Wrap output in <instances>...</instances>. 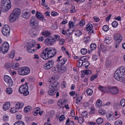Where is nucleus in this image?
<instances>
[{"label":"nucleus","instance_id":"obj_31","mask_svg":"<svg viewBox=\"0 0 125 125\" xmlns=\"http://www.w3.org/2000/svg\"><path fill=\"white\" fill-rule=\"evenodd\" d=\"M96 45L95 43H92L90 45V48L91 50H94L96 48Z\"/></svg>","mask_w":125,"mask_h":125},{"label":"nucleus","instance_id":"obj_38","mask_svg":"<svg viewBox=\"0 0 125 125\" xmlns=\"http://www.w3.org/2000/svg\"><path fill=\"white\" fill-rule=\"evenodd\" d=\"M27 51L30 53H33L35 52V49H31L29 47H28L27 48Z\"/></svg>","mask_w":125,"mask_h":125},{"label":"nucleus","instance_id":"obj_37","mask_svg":"<svg viewBox=\"0 0 125 125\" xmlns=\"http://www.w3.org/2000/svg\"><path fill=\"white\" fill-rule=\"evenodd\" d=\"M81 53L83 54H86L88 52L87 49L85 48H83L81 49Z\"/></svg>","mask_w":125,"mask_h":125},{"label":"nucleus","instance_id":"obj_22","mask_svg":"<svg viewBox=\"0 0 125 125\" xmlns=\"http://www.w3.org/2000/svg\"><path fill=\"white\" fill-rule=\"evenodd\" d=\"M41 34L43 35L45 37H49L51 35V32L49 31H46L42 32Z\"/></svg>","mask_w":125,"mask_h":125},{"label":"nucleus","instance_id":"obj_13","mask_svg":"<svg viewBox=\"0 0 125 125\" xmlns=\"http://www.w3.org/2000/svg\"><path fill=\"white\" fill-rule=\"evenodd\" d=\"M36 18L35 17L33 16L32 17L30 21V25L33 28H37V27L35 25L36 23Z\"/></svg>","mask_w":125,"mask_h":125},{"label":"nucleus","instance_id":"obj_64","mask_svg":"<svg viewBox=\"0 0 125 125\" xmlns=\"http://www.w3.org/2000/svg\"><path fill=\"white\" fill-rule=\"evenodd\" d=\"M3 120L4 121L6 122L8 120L9 118L8 116L4 115L3 116Z\"/></svg>","mask_w":125,"mask_h":125},{"label":"nucleus","instance_id":"obj_36","mask_svg":"<svg viewBox=\"0 0 125 125\" xmlns=\"http://www.w3.org/2000/svg\"><path fill=\"white\" fill-rule=\"evenodd\" d=\"M6 92L8 94H10L12 93L13 90L10 88H7L6 89Z\"/></svg>","mask_w":125,"mask_h":125},{"label":"nucleus","instance_id":"obj_54","mask_svg":"<svg viewBox=\"0 0 125 125\" xmlns=\"http://www.w3.org/2000/svg\"><path fill=\"white\" fill-rule=\"evenodd\" d=\"M65 42V40L62 39H61L59 41V44L61 45H63Z\"/></svg>","mask_w":125,"mask_h":125},{"label":"nucleus","instance_id":"obj_42","mask_svg":"<svg viewBox=\"0 0 125 125\" xmlns=\"http://www.w3.org/2000/svg\"><path fill=\"white\" fill-rule=\"evenodd\" d=\"M109 29V27L107 25H104L103 27V30L105 31H108Z\"/></svg>","mask_w":125,"mask_h":125},{"label":"nucleus","instance_id":"obj_63","mask_svg":"<svg viewBox=\"0 0 125 125\" xmlns=\"http://www.w3.org/2000/svg\"><path fill=\"white\" fill-rule=\"evenodd\" d=\"M87 113L86 111L83 112L82 113V115L84 117H86L87 116Z\"/></svg>","mask_w":125,"mask_h":125},{"label":"nucleus","instance_id":"obj_52","mask_svg":"<svg viewBox=\"0 0 125 125\" xmlns=\"http://www.w3.org/2000/svg\"><path fill=\"white\" fill-rule=\"evenodd\" d=\"M120 105L121 106H125V99H122L120 102Z\"/></svg>","mask_w":125,"mask_h":125},{"label":"nucleus","instance_id":"obj_32","mask_svg":"<svg viewBox=\"0 0 125 125\" xmlns=\"http://www.w3.org/2000/svg\"><path fill=\"white\" fill-rule=\"evenodd\" d=\"M87 94L89 95H91L93 93V91L92 89L90 88L87 89L86 91Z\"/></svg>","mask_w":125,"mask_h":125},{"label":"nucleus","instance_id":"obj_5","mask_svg":"<svg viewBox=\"0 0 125 125\" xmlns=\"http://www.w3.org/2000/svg\"><path fill=\"white\" fill-rule=\"evenodd\" d=\"M18 73L21 75H25L28 74L30 72V69L27 67H22L18 70Z\"/></svg>","mask_w":125,"mask_h":125},{"label":"nucleus","instance_id":"obj_58","mask_svg":"<svg viewBox=\"0 0 125 125\" xmlns=\"http://www.w3.org/2000/svg\"><path fill=\"white\" fill-rule=\"evenodd\" d=\"M69 25L70 28H73L74 27V24L72 22H70L69 23Z\"/></svg>","mask_w":125,"mask_h":125},{"label":"nucleus","instance_id":"obj_46","mask_svg":"<svg viewBox=\"0 0 125 125\" xmlns=\"http://www.w3.org/2000/svg\"><path fill=\"white\" fill-rule=\"evenodd\" d=\"M78 123L80 124H81L83 123L84 120L83 118L82 117H80L79 118L78 120Z\"/></svg>","mask_w":125,"mask_h":125},{"label":"nucleus","instance_id":"obj_48","mask_svg":"<svg viewBox=\"0 0 125 125\" xmlns=\"http://www.w3.org/2000/svg\"><path fill=\"white\" fill-rule=\"evenodd\" d=\"M10 112L12 113H14L17 111V110L14 107L11 108L10 111Z\"/></svg>","mask_w":125,"mask_h":125},{"label":"nucleus","instance_id":"obj_28","mask_svg":"<svg viewBox=\"0 0 125 125\" xmlns=\"http://www.w3.org/2000/svg\"><path fill=\"white\" fill-rule=\"evenodd\" d=\"M102 101L100 99L97 100L96 101V105L97 107H101V106Z\"/></svg>","mask_w":125,"mask_h":125},{"label":"nucleus","instance_id":"obj_7","mask_svg":"<svg viewBox=\"0 0 125 125\" xmlns=\"http://www.w3.org/2000/svg\"><path fill=\"white\" fill-rule=\"evenodd\" d=\"M56 41V39L52 36H49L45 40V42L47 45H51L54 42Z\"/></svg>","mask_w":125,"mask_h":125},{"label":"nucleus","instance_id":"obj_60","mask_svg":"<svg viewBox=\"0 0 125 125\" xmlns=\"http://www.w3.org/2000/svg\"><path fill=\"white\" fill-rule=\"evenodd\" d=\"M66 85V82L64 81H63L62 83L61 87L62 88H65Z\"/></svg>","mask_w":125,"mask_h":125},{"label":"nucleus","instance_id":"obj_51","mask_svg":"<svg viewBox=\"0 0 125 125\" xmlns=\"http://www.w3.org/2000/svg\"><path fill=\"white\" fill-rule=\"evenodd\" d=\"M83 97L82 96H78L76 99V103L77 104L78 102H80L81 100L82 99Z\"/></svg>","mask_w":125,"mask_h":125},{"label":"nucleus","instance_id":"obj_15","mask_svg":"<svg viewBox=\"0 0 125 125\" xmlns=\"http://www.w3.org/2000/svg\"><path fill=\"white\" fill-rule=\"evenodd\" d=\"M67 59L65 58L61 59L60 61L58 62V66L59 67L60 69H62V66L64 65Z\"/></svg>","mask_w":125,"mask_h":125},{"label":"nucleus","instance_id":"obj_2","mask_svg":"<svg viewBox=\"0 0 125 125\" xmlns=\"http://www.w3.org/2000/svg\"><path fill=\"white\" fill-rule=\"evenodd\" d=\"M114 77L117 80L122 81L123 78H125V67H121L118 68L114 73Z\"/></svg>","mask_w":125,"mask_h":125},{"label":"nucleus","instance_id":"obj_41","mask_svg":"<svg viewBox=\"0 0 125 125\" xmlns=\"http://www.w3.org/2000/svg\"><path fill=\"white\" fill-rule=\"evenodd\" d=\"M35 44H36L35 42L34 41H32V43H30L29 46L28 47H29V48H33L35 45Z\"/></svg>","mask_w":125,"mask_h":125},{"label":"nucleus","instance_id":"obj_21","mask_svg":"<svg viewBox=\"0 0 125 125\" xmlns=\"http://www.w3.org/2000/svg\"><path fill=\"white\" fill-rule=\"evenodd\" d=\"M92 28L93 25L91 24L88 23L86 25V30L87 31H89L90 32H91L92 33L93 32V31L92 30Z\"/></svg>","mask_w":125,"mask_h":125},{"label":"nucleus","instance_id":"obj_39","mask_svg":"<svg viewBox=\"0 0 125 125\" xmlns=\"http://www.w3.org/2000/svg\"><path fill=\"white\" fill-rule=\"evenodd\" d=\"M75 34L77 36H79L82 34V32L80 30H77L75 32Z\"/></svg>","mask_w":125,"mask_h":125},{"label":"nucleus","instance_id":"obj_19","mask_svg":"<svg viewBox=\"0 0 125 125\" xmlns=\"http://www.w3.org/2000/svg\"><path fill=\"white\" fill-rule=\"evenodd\" d=\"M34 28L31 29L29 31V34L32 37H34L37 35V33Z\"/></svg>","mask_w":125,"mask_h":125},{"label":"nucleus","instance_id":"obj_33","mask_svg":"<svg viewBox=\"0 0 125 125\" xmlns=\"http://www.w3.org/2000/svg\"><path fill=\"white\" fill-rule=\"evenodd\" d=\"M103 121V119L101 117H99L96 121V122L98 124H101L102 123Z\"/></svg>","mask_w":125,"mask_h":125},{"label":"nucleus","instance_id":"obj_44","mask_svg":"<svg viewBox=\"0 0 125 125\" xmlns=\"http://www.w3.org/2000/svg\"><path fill=\"white\" fill-rule=\"evenodd\" d=\"M65 119V116L63 115H61L59 118V120L61 122L63 121Z\"/></svg>","mask_w":125,"mask_h":125},{"label":"nucleus","instance_id":"obj_57","mask_svg":"<svg viewBox=\"0 0 125 125\" xmlns=\"http://www.w3.org/2000/svg\"><path fill=\"white\" fill-rule=\"evenodd\" d=\"M76 11L75 9V7L74 6H72L71 9L70 10V13H73L74 12H75Z\"/></svg>","mask_w":125,"mask_h":125},{"label":"nucleus","instance_id":"obj_62","mask_svg":"<svg viewBox=\"0 0 125 125\" xmlns=\"http://www.w3.org/2000/svg\"><path fill=\"white\" fill-rule=\"evenodd\" d=\"M110 40L109 39V38L108 37L106 38L104 41V43H107V44H108L110 42Z\"/></svg>","mask_w":125,"mask_h":125},{"label":"nucleus","instance_id":"obj_12","mask_svg":"<svg viewBox=\"0 0 125 125\" xmlns=\"http://www.w3.org/2000/svg\"><path fill=\"white\" fill-rule=\"evenodd\" d=\"M54 64L52 60H48L47 63L45 64L44 67L45 69L48 70L52 67Z\"/></svg>","mask_w":125,"mask_h":125},{"label":"nucleus","instance_id":"obj_9","mask_svg":"<svg viewBox=\"0 0 125 125\" xmlns=\"http://www.w3.org/2000/svg\"><path fill=\"white\" fill-rule=\"evenodd\" d=\"M1 32L4 35H9L10 32V29L8 25H6L2 28Z\"/></svg>","mask_w":125,"mask_h":125},{"label":"nucleus","instance_id":"obj_4","mask_svg":"<svg viewBox=\"0 0 125 125\" xmlns=\"http://www.w3.org/2000/svg\"><path fill=\"white\" fill-rule=\"evenodd\" d=\"M1 3V8H3L5 11H8L10 8L11 5L10 0H2Z\"/></svg>","mask_w":125,"mask_h":125},{"label":"nucleus","instance_id":"obj_11","mask_svg":"<svg viewBox=\"0 0 125 125\" xmlns=\"http://www.w3.org/2000/svg\"><path fill=\"white\" fill-rule=\"evenodd\" d=\"M113 38L114 40L118 42H120L122 39V37L121 35L119 33H115L114 35Z\"/></svg>","mask_w":125,"mask_h":125},{"label":"nucleus","instance_id":"obj_34","mask_svg":"<svg viewBox=\"0 0 125 125\" xmlns=\"http://www.w3.org/2000/svg\"><path fill=\"white\" fill-rule=\"evenodd\" d=\"M98 112L99 114L102 115H104L106 113V112L105 110L102 109H100L99 110Z\"/></svg>","mask_w":125,"mask_h":125},{"label":"nucleus","instance_id":"obj_14","mask_svg":"<svg viewBox=\"0 0 125 125\" xmlns=\"http://www.w3.org/2000/svg\"><path fill=\"white\" fill-rule=\"evenodd\" d=\"M59 86V84L57 82H55L51 84L49 86V89H53L55 91L57 90V88Z\"/></svg>","mask_w":125,"mask_h":125},{"label":"nucleus","instance_id":"obj_25","mask_svg":"<svg viewBox=\"0 0 125 125\" xmlns=\"http://www.w3.org/2000/svg\"><path fill=\"white\" fill-rule=\"evenodd\" d=\"M114 116L110 114H108L106 115L107 119L111 121L113 120Z\"/></svg>","mask_w":125,"mask_h":125},{"label":"nucleus","instance_id":"obj_29","mask_svg":"<svg viewBox=\"0 0 125 125\" xmlns=\"http://www.w3.org/2000/svg\"><path fill=\"white\" fill-rule=\"evenodd\" d=\"M31 106H26L24 109V112L26 113H27L31 109Z\"/></svg>","mask_w":125,"mask_h":125},{"label":"nucleus","instance_id":"obj_55","mask_svg":"<svg viewBox=\"0 0 125 125\" xmlns=\"http://www.w3.org/2000/svg\"><path fill=\"white\" fill-rule=\"evenodd\" d=\"M104 87H103L101 85H100L98 87V89L102 92H104Z\"/></svg>","mask_w":125,"mask_h":125},{"label":"nucleus","instance_id":"obj_50","mask_svg":"<svg viewBox=\"0 0 125 125\" xmlns=\"http://www.w3.org/2000/svg\"><path fill=\"white\" fill-rule=\"evenodd\" d=\"M95 110L94 108V107H92L90 108V113L92 114H94L95 113Z\"/></svg>","mask_w":125,"mask_h":125},{"label":"nucleus","instance_id":"obj_27","mask_svg":"<svg viewBox=\"0 0 125 125\" xmlns=\"http://www.w3.org/2000/svg\"><path fill=\"white\" fill-rule=\"evenodd\" d=\"M62 69H60L59 67L58 66L57 68L53 67L52 69V71L54 73H56L58 71L61 72Z\"/></svg>","mask_w":125,"mask_h":125},{"label":"nucleus","instance_id":"obj_18","mask_svg":"<svg viewBox=\"0 0 125 125\" xmlns=\"http://www.w3.org/2000/svg\"><path fill=\"white\" fill-rule=\"evenodd\" d=\"M36 16L37 18L40 19V20L43 22L44 21H46V19H45L44 17L40 12H37L36 14Z\"/></svg>","mask_w":125,"mask_h":125},{"label":"nucleus","instance_id":"obj_35","mask_svg":"<svg viewBox=\"0 0 125 125\" xmlns=\"http://www.w3.org/2000/svg\"><path fill=\"white\" fill-rule=\"evenodd\" d=\"M13 125H24V123L21 121H18L16 122Z\"/></svg>","mask_w":125,"mask_h":125},{"label":"nucleus","instance_id":"obj_8","mask_svg":"<svg viewBox=\"0 0 125 125\" xmlns=\"http://www.w3.org/2000/svg\"><path fill=\"white\" fill-rule=\"evenodd\" d=\"M9 47V44L7 42H5L3 43L1 47L2 51L3 54H5L6 53L8 52Z\"/></svg>","mask_w":125,"mask_h":125},{"label":"nucleus","instance_id":"obj_23","mask_svg":"<svg viewBox=\"0 0 125 125\" xmlns=\"http://www.w3.org/2000/svg\"><path fill=\"white\" fill-rule=\"evenodd\" d=\"M10 107V103L9 102H7L4 104L3 105V108L4 110L8 109Z\"/></svg>","mask_w":125,"mask_h":125},{"label":"nucleus","instance_id":"obj_3","mask_svg":"<svg viewBox=\"0 0 125 125\" xmlns=\"http://www.w3.org/2000/svg\"><path fill=\"white\" fill-rule=\"evenodd\" d=\"M21 10L19 9L16 8L10 14L9 19L11 22L15 21L19 17L21 13Z\"/></svg>","mask_w":125,"mask_h":125},{"label":"nucleus","instance_id":"obj_16","mask_svg":"<svg viewBox=\"0 0 125 125\" xmlns=\"http://www.w3.org/2000/svg\"><path fill=\"white\" fill-rule=\"evenodd\" d=\"M110 92L112 94H116L118 93V90L115 86H111L109 87Z\"/></svg>","mask_w":125,"mask_h":125},{"label":"nucleus","instance_id":"obj_26","mask_svg":"<svg viewBox=\"0 0 125 125\" xmlns=\"http://www.w3.org/2000/svg\"><path fill=\"white\" fill-rule=\"evenodd\" d=\"M49 89L50 90L48 91V94L51 95H54L56 93V92L55 91V90L53 89Z\"/></svg>","mask_w":125,"mask_h":125},{"label":"nucleus","instance_id":"obj_49","mask_svg":"<svg viewBox=\"0 0 125 125\" xmlns=\"http://www.w3.org/2000/svg\"><path fill=\"white\" fill-rule=\"evenodd\" d=\"M79 25L81 27H83L85 24V21L84 19H82L80 22Z\"/></svg>","mask_w":125,"mask_h":125},{"label":"nucleus","instance_id":"obj_1","mask_svg":"<svg viewBox=\"0 0 125 125\" xmlns=\"http://www.w3.org/2000/svg\"><path fill=\"white\" fill-rule=\"evenodd\" d=\"M56 53V51L55 49L51 50L46 48L41 53V56L44 60H47L49 58L53 57Z\"/></svg>","mask_w":125,"mask_h":125},{"label":"nucleus","instance_id":"obj_53","mask_svg":"<svg viewBox=\"0 0 125 125\" xmlns=\"http://www.w3.org/2000/svg\"><path fill=\"white\" fill-rule=\"evenodd\" d=\"M111 87V86H108V87H104V92H107L109 91L110 92V89H109V87Z\"/></svg>","mask_w":125,"mask_h":125},{"label":"nucleus","instance_id":"obj_43","mask_svg":"<svg viewBox=\"0 0 125 125\" xmlns=\"http://www.w3.org/2000/svg\"><path fill=\"white\" fill-rule=\"evenodd\" d=\"M123 122L122 121H117L115 122V125H122Z\"/></svg>","mask_w":125,"mask_h":125},{"label":"nucleus","instance_id":"obj_6","mask_svg":"<svg viewBox=\"0 0 125 125\" xmlns=\"http://www.w3.org/2000/svg\"><path fill=\"white\" fill-rule=\"evenodd\" d=\"M28 87L26 84H23L19 88V91L21 93L23 94L24 95H27L29 94L28 91Z\"/></svg>","mask_w":125,"mask_h":125},{"label":"nucleus","instance_id":"obj_30","mask_svg":"<svg viewBox=\"0 0 125 125\" xmlns=\"http://www.w3.org/2000/svg\"><path fill=\"white\" fill-rule=\"evenodd\" d=\"M12 68L14 69L18 70L19 68V64L18 63H14L12 65Z\"/></svg>","mask_w":125,"mask_h":125},{"label":"nucleus","instance_id":"obj_20","mask_svg":"<svg viewBox=\"0 0 125 125\" xmlns=\"http://www.w3.org/2000/svg\"><path fill=\"white\" fill-rule=\"evenodd\" d=\"M89 62L87 60H83L82 62L81 65H83L86 69L88 68V66L89 65Z\"/></svg>","mask_w":125,"mask_h":125},{"label":"nucleus","instance_id":"obj_17","mask_svg":"<svg viewBox=\"0 0 125 125\" xmlns=\"http://www.w3.org/2000/svg\"><path fill=\"white\" fill-rule=\"evenodd\" d=\"M21 16L25 19H28L30 16V13L26 9L23 10L21 13Z\"/></svg>","mask_w":125,"mask_h":125},{"label":"nucleus","instance_id":"obj_56","mask_svg":"<svg viewBox=\"0 0 125 125\" xmlns=\"http://www.w3.org/2000/svg\"><path fill=\"white\" fill-rule=\"evenodd\" d=\"M97 77V75L95 74L94 75L91 76L90 77V80L92 81L94 80L95 79H96Z\"/></svg>","mask_w":125,"mask_h":125},{"label":"nucleus","instance_id":"obj_59","mask_svg":"<svg viewBox=\"0 0 125 125\" xmlns=\"http://www.w3.org/2000/svg\"><path fill=\"white\" fill-rule=\"evenodd\" d=\"M14 56V52L13 51H11L10 54V57L11 58H13Z\"/></svg>","mask_w":125,"mask_h":125},{"label":"nucleus","instance_id":"obj_10","mask_svg":"<svg viewBox=\"0 0 125 125\" xmlns=\"http://www.w3.org/2000/svg\"><path fill=\"white\" fill-rule=\"evenodd\" d=\"M4 78L5 81L8 83L9 86H12L13 84V82L10 77L7 75H5Z\"/></svg>","mask_w":125,"mask_h":125},{"label":"nucleus","instance_id":"obj_61","mask_svg":"<svg viewBox=\"0 0 125 125\" xmlns=\"http://www.w3.org/2000/svg\"><path fill=\"white\" fill-rule=\"evenodd\" d=\"M63 104L62 100H60L57 103V105L59 106H61Z\"/></svg>","mask_w":125,"mask_h":125},{"label":"nucleus","instance_id":"obj_45","mask_svg":"<svg viewBox=\"0 0 125 125\" xmlns=\"http://www.w3.org/2000/svg\"><path fill=\"white\" fill-rule=\"evenodd\" d=\"M84 42L86 43H88L90 41V38L89 37H84L83 39Z\"/></svg>","mask_w":125,"mask_h":125},{"label":"nucleus","instance_id":"obj_40","mask_svg":"<svg viewBox=\"0 0 125 125\" xmlns=\"http://www.w3.org/2000/svg\"><path fill=\"white\" fill-rule=\"evenodd\" d=\"M112 25L113 27L115 28L118 26V23L116 21H114L112 23Z\"/></svg>","mask_w":125,"mask_h":125},{"label":"nucleus","instance_id":"obj_47","mask_svg":"<svg viewBox=\"0 0 125 125\" xmlns=\"http://www.w3.org/2000/svg\"><path fill=\"white\" fill-rule=\"evenodd\" d=\"M84 72L86 75H88L89 74H91L92 73L91 71L89 70H87L84 71Z\"/></svg>","mask_w":125,"mask_h":125},{"label":"nucleus","instance_id":"obj_24","mask_svg":"<svg viewBox=\"0 0 125 125\" xmlns=\"http://www.w3.org/2000/svg\"><path fill=\"white\" fill-rule=\"evenodd\" d=\"M24 105V104L23 103H18L16 104V108L17 110V109L22 108Z\"/></svg>","mask_w":125,"mask_h":125}]
</instances>
